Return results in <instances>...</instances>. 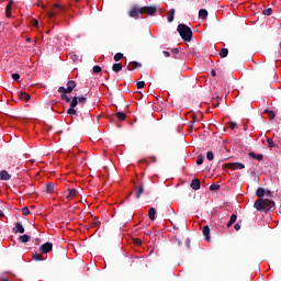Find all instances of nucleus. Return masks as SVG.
Returning a JSON list of instances; mask_svg holds the SVG:
<instances>
[{
	"label": "nucleus",
	"instance_id": "nucleus-1",
	"mask_svg": "<svg viewBox=\"0 0 281 281\" xmlns=\"http://www.w3.org/2000/svg\"><path fill=\"white\" fill-rule=\"evenodd\" d=\"M274 206H276L274 201L268 200V199H258L254 203V207H256V210L260 212H268Z\"/></svg>",
	"mask_w": 281,
	"mask_h": 281
},
{
	"label": "nucleus",
	"instance_id": "nucleus-2",
	"mask_svg": "<svg viewBox=\"0 0 281 281\" xmlns=\"http://www.w3.org/2000/svg\"><path fill=\"white\" fill-rule=\"evenodd\" d=\"M177 32L186 43L192 41V30L187 24H178Z\"/></svg>",
	"mask_w": 281,
	"mask_h": 281
},
{
	"label": "nucleus",
	"instance_id": "nucleus-3",
	"mask_svg": "<svg viewBox=\"0 0 281 281\" xmlns=\"http://www.w3.org/2000/svg\"><path fill=\"white\" fill-rule=\"evenodd\" d=\"M66 87H59L58 92L64 94H70L72 93L74 89L77 87V82L74 80L67 81Z\"/></svg>",
	"mask_w": 281,
	"mask_h": 281
},
{
	"label": "nucleus",
	"instance_id": "nucleus-4",
	"mask_svg": "<svg viewBox=\"0 0 281 281\" xmlns=\"http://www.w3.org/2000/svg\"><path fill=\"white\" fill-rule=\"evenodd\" d=\"M143 14H147L149 16H156L158 8L156 5H146L139 8Z\"/></svg>",
	"mask_w": 281,
	"mask_h": 281
},
{
	"label": "nucleus",
	"instance_id": "nucleus-5",
	"mask_svg": "<svg viewBox=\"0 0 281 281\" xmlns=\"http://www.w3.org/2000/svg\"><path fill=\"white\" fill-rule=\"evenodd\" d=\"M139 15H143V11L137 5H134L131 11H128V16L132 19L137 20Z\"/></svg>",
	"mask_w": 281,
	"mask_h": 281
},
{
	"label": "nucleus",
	"instance_id": "nucleus-6",
	"mask_svg": "<svg viewBox=\"0 0 281 281\" xmlns=\"http://www.w3.org/2000/svg\"><path fill=\"white\" fill-rule=\"evenodd\" d=\"M226 168L231 170H241L245 169V165L241 162H229L226 165Z\"/></svg>",
	"mask_w": 281,
	"mask_h": 281
},
{
	"label": "nucleus",
	"instance_id": "nucleus-7",
	"mask_svg": "<svg viewBox=\"0 0 281 281\" xmlns=\"http://www.w3.org/2000/svg\"><path fill=\"white\" fill-rule=\"evenodd\" d=\"M67 200H74L78 195V191L76 189H67L66 192H64Z\"/></svg>",
	"mask_w": 281,
	"mask_h": 281
},
{
	"label": "nucleus",
	"instance_id": "nucleus-8",
	"mask_svg": "<svg viewBox=\"0 0 281 281\" xmlns=\"http://www.w3.org/2000/svg\"><path fill=\"white\" fill-rule=\"evenodd\" d=\"M53 247H54V245L52 243H46L40 247V251L43 254H49L52 251Z\"/></svg>",
	"mask_w": 281,
	"mask_h": 281
},
{
	"label": "nucleus",
	"instance_id": "nucleus-9",
	"mask_svg": "<svg viewBox=\"0 0 281 281\" xmlns=\"http://www.w3.org/2000/svg\"><path fill=\"white\" fill-rule=\"evenodd\" d=\"M136 191V200H139V198L142 196L143 192H145V186L142 183L138 187H135L134 189Z\"/></svg>",
	"mask_w": 281,
	"mask_h": 281
},
{
	"label": "nucleus",
	"instance_id": "nucleus-10",
	"mask_svg": "<svg viewBox=\"0 0 281 281\" xmlns=\"http://www.w3.org/2000/svg\"><path fill=\"white\" fill-rule=\"evenodd\" d=\"M0 179L1 181H10V179H12V176H10V173L7 170H1Z\"/></svg>",
	"mask_w": 281,
	"mask_h": 281
},
{
	"label": "nucleus",
	"instance_id": "nucleus-11",
	"mask_svg": "<svg viewBox=\"0 0 281 281\" xmlns=\"http://www.w3.org/2000/svg\"><path fill=\"white\" fill-rule=\"evenodd\" d=\"M24 227H23V225L20 223V222H18L15 225H14V227H13V233L14 234H18V233H20V234H24Z\"/></svg>",
	"mask_w": 281,
	"mask_h": 281
},
{
	"label": "nucleus",
	"instance_id": "nucleus-12",
	"mask_svg": "<svg viewBox=\"0 0 281 281\" xmlns=\"http://www.w3.org/2000/svg\"><path fill=\"white\" fill-rule=\"evenodd\" d=\"M202 233H203V236H204V240L210 241V239H211V237H210V233H211L210 226L204 225L203 229H202Z\"/></svg>",
	"mask_w": 281,
	"mask_h": 281
},
{
	"label": "nucleus",
	"instance_id": "nucleus-13",
	"mask_svg": "<svg viewBox=\"0 0 281 281\" xmlns=\"http://www.w3.org/2000/svg\"><path fill=\"white\" fill-rule=\"evenodd\" d=\"M139 67H142V64H139L138 61H131L128 63L127 70L133 71Z\"/></svg>",
	"mask_w": 281,
	"mask_h": 281
},
{
	"label": "nucleus",
	"instance_id": "nucleus-14",
	"mask_svg": "<svg viewBox=\"0 0 281 281\" xmlns=\"http://www.w3.org/2000/svg\"><path fill=\"white\" fill-rule=\"evenodd\" d=\"M18 98H20V100L27 102L29 100H31V94L26 93V92H18Z\"/></svg>",
	"mask_w": 281,
	"mask_h": 281
},
{
	"label": "nucleus",
	"instance_id": "nucleus-15",
	"mask_svg": "<svg viewBox=\"0 0 281 281\" xmlns=\"http://www.w3.org/2000/svg\"><path fill=\"white\" fill-rule=\"evenodd\" d=\"M191 189L193 191H196V190H200V180L198 178H194L192 181H191Z\"/></svg>",
	"mask_w": 281,
	"mask_h": 281
},
{
	"label": "nucleus",
	"instance_id": "nucleus-16",
	"mask_svg": "<svg viewBox=\"0 0 281 281\" xmlns=\"http://www.w3.org/2000/svg\"><path fill=\"white\" fill-rule=\"evenodd\" d=\"M175 15H176V10L175 9H170V11L167 12V22L168 23H172Z\"/></svg>",
	"mask_w": 281,
	"mask_h": 281
},
{
	"label": "nucleus",
	"instance_id": "nucleus-17",
	"mask_svg": "<svg viewBox=\"0 0 281 281\" xmlns=\"http://www.w3.org/2000/svg\"><path fill=\"white\" fill-rule=\"evenodd\" d=\"M248 156L250 158H252V159H257L258 161H262V159H263V155L262 154H256V153H252V151H250L248 154Z\"/></svg>",
	"mask_w": 281,
	"mask_h": 281
},
{
	"label": "nucleus",
	"instance_id": "nucleus-18",
	"mask_svg": "<svg viewBox=\"0 0 281 281\" xmlns=\"http://www.w3.org/2000/svg\"><path fill=\"white\" fill-rule=\"evenodd\" d=\"M199 19H201V20L207 19V11H206V9H200V11H199Z\"/></svg>",
	"mask_w": 281,
	"mask_h": 281
},
{
	"label": "nucleus",
	"instance_id": "nucleus-19",
	"mask_svg": "<svg viewBox=\"0 0 281 281\" xmlns=\"http://www.w3.org/2000/svg\"><path fill=\"white\" fill-rule=\"evenodd\" d=\"M122 69H123V66L120 63L113 64V66H112L113 72H120V71H122Z\"/></svg>",
	"mask_w": 281,
	"mask_h": 281
},
{
	"label": "nucleus",
	"instance_id": "nucleus-20",
	"mask_svg": "<svg viewBox=\"0 0 281 281\" xmlns=\"http://www.w3.org/2000/svg\"><path fill=\"white\" fill-rule=\"evenodd\" d=\"M54 189H55L54 183L48 182V183L46 184V193H47V194L54 193Z\"/></svg>",
	"mask_w": 281,
	"mask_h": 281
},
{
	"label": "nucleus",
	"instance_id": "nucleus-21",
	"mask_svg": "<svg viewBox=\"0 0 281 281\" xmlns=\"http://www.w3.org/2000/svg\"><path fill=\"white\" fill-rule=\"evenodd\" d=\"M265 193H266V190L263 188H258L256 191V195L258 196V200L262 199L265 196Z\"/></svg>",
	"mask_w": 281,
	"mask_h": 281
},
{
	"label": "nucleus",
	"instance_id": "nucleus-22",
	"mask_svg": "<svg viewBox=\"0 0 281 281\" xmlns=\"http://www.w3.org/2000/svg\"><path fill=\"white\" fill-rule=\"evenodd\" d=\"M148 216H149V220H150L151 222L156 221V209H154V207L149 209V214H148Z\"/></svg>",
	"mask_w": 281,
	"mask_h": 281
},
{
	"label": "nucleus",
	"instance_id": "nucleus-23",
	"mask_svg": "<svg viewBox=\"0 0 281 281\" xmlns=\"http://www.w3.org/2000/svg\"><path fill=\"white\" fill-rule=\"evenodd\" d=\"M70 109H76L77 108V105H78V97H74V98H71V100H70Z\"/></svg>",
	"mask_w": 281,
	"mask_h": 281
},
{
	"label": "nucleus",
	"instance_id": "nucleus-24",
	"mask_svg": "<svg viewBox=\"0 0 281 281\" xmlns=\"http://www.w3.org/2000/svg\"><path fill=\"white\" fill-rule=\"evenodd\" d=\"M236 221H237V215L236 214L231 215L229 222H227V227H232L233 224L236 223Z\"/></svg>",
	"mask_w": 281,
	"mask_h": 281
},
{
	"label": "nucleus",
	"instance_id": "nucleus-25",
	"mask_svg": "<svg viewBox=\"0 0 281 281\" xmlns=\"http://www.w3.org/2000/svg\"><path fill=\"white\" fill-rule=\"evenodd\" d=\"M115 116L116 119H119L120 122H124V120H126V114H124L123 112H116Z\"/></svg>",
	"mask_w": 281,
	"mask_h": 281
},
{
	"label": "nucleus",
	"instance_id": "nucleus-26",
	"mask_svg": "<svg viewBox=\"0 0 281 281\" xmlns=\"http://www.w3.org/2000/svg\"><path fill=\"white\" fill-rule=\"evenodd\" d=\"M228 56V48H222V50H220V58H226Z\"/></svg>",
	"mask_w": 281,
	"mask_h": 281
},
{
	"label": "nucleus",
	"instance_id": "nucleus-27",
	"mask_svg": "<svg viewBox=\"0 0 281 281\" xmlns=\"http://www.w3.org/2000/svg\"><path fill=\"white\" fill-rule=\"evenodd\" d=\"M263 113L268 114V115H269V119H270L271 121L276 119V113H274V111H270V110L266 109V110L263 111Z\"/></svg>",
	"mask_w": 281,
	"mask_h": 281
},
{
	"label": "nucleus",
	"instance_id": "nucleus-28",
	"mask_svg": "<svg viewBox=\"0 0 281 281\" xmlns=\"http://www.w3.org/2000/svg\"><path fill=\"white\" fill-rule=\"evenodd\" d=\"M221 189V184H211V187H209V190H211L212 192H217Z\"/></svg>",
	"mask_w": 281,
	"mask_h": 281
},
{
	"label": "nucleus",
	"instance_id": "nucleus-29",
	"mask_svg": "<svg viewBox=\"0 0 281 281\" xmlns=\"http://www.w3.org/2000/svg\"><path fill=\"white\" fill-rule=\"evenodd\" d=\"M33 260L35 261H43V255H40L38 252L33 254Z\"/></svg>",
	"mask_w": 281,
	"mask_h": 281
},
{
	"label": "nucleus",
	"instance_id": "nucleus-30",
	"mask_svg": "<svg viewBox=\"0 0 281 281\" xmlns=\"http://www.w3.org/2000/svg\"><path fill=\"white\" fill-rule=\"evenodd\" d=\"M55 9H57V12L56 13H61V12H65L66 8L63 7V5H59L58 3H56L54 5Z\"/></svg>",
	"mask_w": 281,
	"mask_h": 281
},
{
	"label": "nucleus",
	"instance_id": "nucleus-31",
	"mask_svg": "<svg viewBox=\"0 0 281 281\" xmlns=\"http://www.w3.org/2000/svg\"><path fill=\"white\" fill-rule=\"evenodd\" d=\"M31 240V237L29 235H21L20 236V241L21 243H29Z\"/></svg>",
	"mask_w": 281,
	"mask_h": 281
},
{
	"label": "nucleus",
	"instance_id": "nucleus-32",
	"mask_svg": "<svg viewBox=\"0 0 281 281\" xmlns=\"http://www.w3.org/2000/svg\"><path fill=\"white\" fill-rule=\"evenodd\" d=\"M113 59L115 60V63H119L120 60L123 59V54L116 53L115 56H113Z\"/></svg>",
	"mask_w": 281,
	"mask_h": 281
},
{
	"label": "nucleus",
	"instance_id": "nucleus-33",
	"mask_svg": "<svg viewBox=\"0 0 281 281\" xmlns=\"http://www.w3.org/2000/svg\"><path fill=\"white\" fill-rule=\"evenodd\" d=\"M204 159H205V158L203 157V155L200 154L199 157H196V165H199V166H200V165H203Z\"/></svg>",
	"mask_w": 281,
	"mask_h": 281
},
{
	"label": "nucleus",
	"instance_id": "nucleus-34",
	"mask_svg": "<svg viewBox=\"0 0 281 281\" xmlns=\"http://www.w3.org/2000/svg\"><path fill=\"white\" fill-rule=\"evenodd\" d=\"M12 5H13V0H10L9 4L5 5V12H12Z\"/></svg>",
	"mask_w": 281,
	"mask_h": 281
},
{
	"label": "nucleus",
	"instance_id": "nucleus-35",
	"mask_svg": "<svg viewBox=\"0 0 281 281\" xmlns=\"http://www.w3.org/2000/svg\"><path fill=\"white\" fill-rule=\"evenodd\" d=\"M262 14H263L265 16H271V14H272V9H271V8L265 9L263 12H262Z\"/></svg>",
	"mask_w": 281,
	"mask_h": 281
},
{
	"label": "nucleus",
	"instance_id": "nucleus-36",
	"mask_svg": "<svg viewBox=\"0 0 281 281\" xmlns=\"http://www.w3.org/2000/svg\"><path fill=\"white\" fill-rule=\"evenodd\" d=\"M61 100H63V101H66L67 103H69L70 101H72V100H70V98H69L66 93H64V92H61Z\"/></svg>",
	"mask_w": 281,
	"mask_h": 281
},
{
	"label": "nucleus",
	"instance_id": "nucleus-37",
	"mask_svg": "<svg viewBox=\"0 0 281 281\" xmlns=\"http://www.w3.org/2000/svg\"><path fill=\"white\" fill-rule=\"evenodd\" d=\"M77 102H79V104H86L87 99L86 97H77Z\"/></svg>",
	"mask_w": 281,
	"mask_h": 281
},
{
	"label": "nucleus",
	"instance_id": "nucleus-38",
	"mask_svg": "<svg viewBox=\"0 0 281 281\" xmlns=\"http://www.w3.org/2000/svg\"><path fill=\"white\" fill-rule=\"evenodd\" d=\"M206 159H207L209 161H213V160H214V154H213V151H207V154H206Z\"/></svg>",
	"mask_w": 281,
	"mask_h": 281
},
{
	"label": "nucleus",
	"instance_id": "nucleus-39",
	"mask_svg": "<svg viewBox=\"0 0 281 281\" xmlns=\"http://www.w3.org/2000/svg\"><path fill=\"white\" fill-rule=\"evenodd\" d=\"M67 114L77 115V110L75 108H69V110H67Z\"/></svg>",
	"mask_w": 281,
	"mask_h": 281
},
{
	"label": "nucleus",
	"instance_id": "nucleus-40",
	"mask_svg": "<svg viewBox=\"0 0 281 281\" xmlns=\"http://www.w3.org/2000/svg\"><path fill=\"white\" fill-rule=\"evenodd\" d=\"M144 88H145V81L136 82V89H144Z\"/></svg>",
	"mask_w": 281,
	"mask_h": 281
},
{
	"label": "nucleus",
	"instance_id": "nucleus-41",
	"mask_svg": "<svg viewBox=\"0 0 281 281\" xmlns=\"http://www.w3.org/2000/svg\"><path fill=\"white\" fill-rule=\"evenodd\" d=\"M266 142H268V147H270V148H274L276 147V144H274V142L271 138L266 139Z\"/></svg>",
	"mask_w": 281,
	"mask_h": 281
},
{
	"label": "nucleus",
	"instance_id": "nucleus-42",
	"mask_svg": "<svg viewBox=\"0 0 281 281\" xmlns=\"http://www.w3.org/2000/svg\"><path fill=\"white\" fill-rule=\"evenodd\" d=\"M92 71H93V74H100L101 72V67L99 65L93 66Z\"/></svg>",
	"mask_w": 281,
	"mask_h": 281
},
{
	"label": "nucleus",
	"instance_id": "nucleus-43",
	"mask_svg": "<svg viewBox=\"0 0 281 281\" xmlns=\"http://www.w3.org/2000/svg\"><path fill=\"white\" fill-rule=\"evenodd\" d=\"M31 214V211L27 207L22 209V216H27Z\"/></svg>",
	"mask_w": 281,
	"mask_h": 281
},
{
	"label": "nucleus",
	"instance_id": "nucleus-44",
	"mask_svg": "<svg viewBox=\"0 0 281 281\" xmlns=\"http://www.w3.org/2000/svg\"><path fill=\"white\" fill-rule=\"evenodd\" d=\"M227 125H228V127H229L231 130H236V127H237L236 122H229V123H227Z\"/></svg>",
	"mask_w": 281,
	"mask_h": 281
},
{
	"label": "nucleus",
	"instance_id": "nucleus-45",
	"mask_svg": "<svg viewBox=\"0 0 281 281\" xmlns=\"http://www.w3.org/2000/svg\"><path fill=\"white\" fill-rule=\"evenodd\" d=\"M91 227H92V228L99 227V221L93 220V222H92V224H91Z\"/></svg>",
	"mask_w": 281,
	"mask_h": 281
},
{
	"label": "nucleus",
	"instance_id": "nucleus-46",
	"mask_svg": "<svg viewBox=\"0 0 281 281\" xmlns=\"http://www.w3.org/2000/svg\"><path fill=\"white\" fill-rule=\"evenodd\" d=\"M134 244H135V246H142V239L134 238Z\"/></svg>",
	"mask_w": 281,
	"mask_h": 281
},
{
	"label": "nucleus",
	"instance_id": "nucleus-47",
	"mask_svg": "<svg viewBox=\"0 0 281 281\" xmlns=\"http://www.w3.org/2000/svg\"><path fill=\"white\" fill-rule=\"evenodd\" d=\"M12 79H13L14 81L20 80V75H19L18 72H14V74L12 75Z\"/></svg>",
	"mask_w": 281,
	"mask_h": 281
},
{
	"label": "nucleus",
	"instance_id": "nucleus-48",
	"mask_svg": "<svg viewBox=\"0 0 281 281\" xmlns=\"http://www.w3.org/2000/svg\"><path fill=\"white\" fill-rule=\"evenodd\" d=\"M170 53H172L173 55L179 54V48H172L170 49Z\"/></svg>",
	"mask_w": 281,
	"mask_h": 281
},
{
	"label": "nucleus",
	"instance_id": "nucleus-49",
	"mask_svg": "<svg viewBox=\"0 0 281 281\" xmlns=\"http://www.w3.org/2000/svg\"><path fill=\"white\" fill-rule=\"evenodd\" d=\"M266 196L271 198L272 196V192L270 190H266L265 192Z\"/></svg>",
	"mask_w": 281,
	"mask_h": 281
},
{
	"label": "nucleus",
	"instance_id": "nucleus-50",
	"mask_svg": "<svg viewBox=\"0 0 281 281\" xmlns=\"http://www.w3.org/2000/svg\"><path fill=\"white\" fill-rule=\"evenodd\" d=\"M55 15H56L55 12H48V19H54Z\"/></svg>",
	"mask_w": 281,
	"mask_h": 281
},
{
	"label": "nucleus",
	"instance_id": "nucleus-51",
	"mask_svg": "<svg viewBox=\"0 0 281 281\" xmlns=\"http://www.w3.org/2000/svg\"><path fill=\"white\" fill-rule=\"evenodd\" d=\"M240 227H241V226H240V224H238V223L234 225V229L237 231V232L240 229Z\"/></svg>",
	"mask_w": 281,
	"mask_h": 281
},
{
	"label": "nucleus",
	"instance_id": "nucleus-52",
	"mask_svg": "<svg viewBox=\"0 0 281 281\" xmlns=\"http://www.w3.org/2000/svg\"><path fill=\"white\" fill-rule=\"evenodd\" d=\"M5 16H7V19L12 18V11L5 12Z\"/></svg>",
	"mask_w": 281,
	"mask_h": 281
},
{
	"label": "nucleus",
	"instance_id": "nucleus-53",
	"mask_svg": "<svg viewBox=\"0 0 281 281\" xmlns=\"http://www.w3.org/2000/svg\"><path fill=\"white\" fill-rule=\"evenodd\" d=\"M162 55H165L166 58H168L169 56H171V54L169 52H162Z\"/></svg>",
	"mask_w": 281,
	"mask_h": 281
},
{
	"label": "nucleus",
	"instance_id": "nucleus-54",
	"mask_svg": "<svg viewBox=\"0 0 281 281\" xmlns=\"http://www.w3.org/2000/svg\"><path fill=\"white\" fill-rule=\"evenodd\" d=\"M211 76H212V77H216V76H217V72H215L214 69H212V70H211Z\"/></svg>",
	"mask_w": 281,
	"mask_h": 281
},
{
	"label": "nucleus",
	"instance_id": "nucleus-55",
	"mask_svg": "<svg viewBox=\"0 0 281 281\" xmlns=\"http://www.w3.org/2000/svg\"><path fill=\"white\" fill-rule=\"evenodd\" d=\"M191 240L190 238L186 239V246L190 247Z\"/></svg>",
	"mask_w": 281,
	"mask_h": 281
},
{
	"label": "nucleus",
	"instance_id": "nucleus-56",
	"mask_svg": "<svg viewBox=\"0 0 281 281\" xmlns=\"http://www.w3.org/2000/svg\"><path fill=\"white\" fill-rule=\"evenodd\" d=\"M222 100V98L221 97H216L215 98V102H217V104H218V102Z\"/></svg>",
	"mask_w": 281,
	"mask_h": 281
},
{
	"label": "nucleus",
	"instance_id": "nucleus-57",
	"mask_svg": "<svg viewBox=\"0 0 281 281\" xmlns=\"http://www.w3.org/2000/svg\"><path fill=\"white\" fill-rule=\"evenodd\" d=\"M33 26H38V21H33Z\"/></svg>",
	"mask_w": 281,
	"mask_h": 281
},
{
	"label": "nucleus",
	"instance_id": "nucleus-58",
	"mask_svg": "<svg viewBox=\"0 0 281 281\" xmlns=\"http://www.w3.org/2000/svg\"><path fill=\"white\" fill-rule=\"evenodd\" d=\"M27 43H31V37H27L26 40H25Z\"/></svg>",
	"mask_w": 281,
	"mask_h": 281
},
{
	"label": "nucleus",
	"instance_id": "nucleus-59",
	"mask_svg": "<svg viewBox=\"0 0 281 281\" xmlns=\"http://www.w3.org/2000/svg\"><path fill=\"white\" fill-rule=\"evenodd\" d=\"M157 158L156 157H151V161L156 162Z\"/></svg>",
	"mask_w": 281,
	"mask_h": 281
},
{
	"label": "nucleus",
	"instance_id": "nucleus-60",
	"mask_svg": "<svg viewBox=\"0 0 281 281\" xmlns=\"http://www.w3.org/2000/svg\"><path fill=\"white\" fill-rule=\"evenodd\" d=\"M195 123V119H193V121H192V124H194Z\"/></svg>",
	"mask_w": 281,
	"mask_h": 281
},
{
	"label": "nucleus",
	"instance_id": "nucleus-61",
	"mask_svg": "<svg viewBox=\"0 0 281 281\" xmlns=\"http://www.w3.org/2000/svg\"><path fill=\"white\" fill-rule=\"evenodd\" d=\"M2 281H9L8 279H2Z\"/></svg>",
	"mask_w": 281,
	"mask_h": 281
},
{
	"label": "nucleus",
	"instance_id": "nucleus-62",
	"mask_svg": "<svg viewBox=\"0 0 281 281\" xmlns=\"http://www.w3.org/2000/svg\"><path fill=\"white\" fill-rule=\"evenodd\" d=\"M130 199V195L128 196H126V200H128Z\"/></svg>",
	"mask_w": 281,
	"mask_h": 281
},
{
	"label": "nucleus",
	"instance_id": "nucleus-63",
	"mask_svg": "<svg viewBox=\"0 0 281 281\" xmlns=\"http://www.w3.org/2000/svg\"><path fill=\"white\" fill-rule=\"evenodd\" d=\"M130 199V195L128 196H126V200H128Z\"/></svg>",
	"mask_w": 281,
	"mask_h": 281
},
{
	"label": "nucleus",
	"instance_id": "nucleus-64",
	"mask_svg": "<svg viewBox=\"0 0 281 281\" xmlns=\"http://www.w3.org/2000/svg\"><path fill=\"white\" fill-rule=\"evenodd\" d=\"M169 210L173 212V209H169Z\"/></svg>",
	"mask_w": 281,
	"mask_h": 281
}]
</instances>
